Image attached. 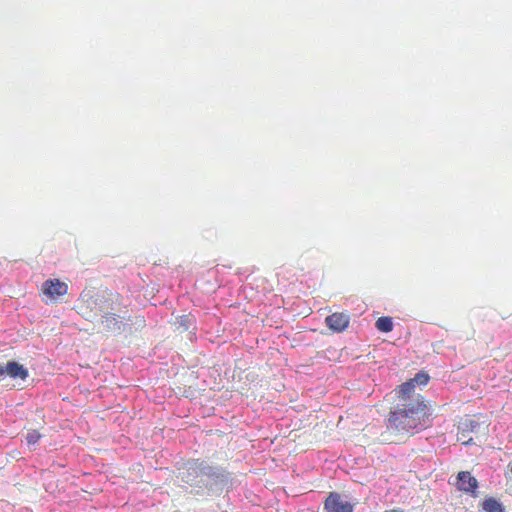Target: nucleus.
Masks as SVG:
<instances>
[{
	"instance_id": "f257e3e1",
	"label": "nucleus",
	"mask_w": 512,
	"mask_h": 512,
	"mask_svg": "<svg viewBox=\"0 0 512 512\" xmlns=\"http://www.w3.org/2000/svg\"><path fill=\"white\" fill-rule=\"evenodd\" d=\"M426 405L419 397L397 405L387 419V430L395 435H412L427 426Z\"/></svg>"
},
{
	"instance_id": "f03ea898",
	"label": "nucleus",
	"mask_w": 512,
	"mask_h": 512,
	"mask_svg": "<svg viewBox=\"0 0 512 512\" xmlns=\"http://www.w3.org/2000/svg\"><path fill=\"white\" fill-rule=\"evenodd\" d=\"M121 304V295L108 290L85 289L80 294L75 309L86 320H92Z\"/></svg>"
},
{
	"instance_id": "7ed1b4c3",
	"label": "nucleus",
	"mask_w": 512,
	"mask_h": 512,
	"mask_svg": "<svg viewBox=\"0 0 512 512\" xmlns=\"http://www.w3.org/2000/svg\"><path fill=\"white\" fill-rule=\"evenodd\" d=\"M42 293L51 301H56L59 297L68 292V285L59 279H49L42 284Z\"/></svg>"
},
{
	"instance_id": "20e7f679",
	"label": "nucleus",
	"mask_w": 512,
	"mask_h": 512,
	"mask_svg": "<svg viewBox=\"0 0 512 512\" xmlns=\"http://www.w3.org/2000/svg\"><path fill=\"white\" fill-rule=\"evenodd\" d=\"M324 507L327 512H353V505L334 492L326 498Z\"/></svg>"
},
{
	"instance_id": "39448f33",
	"label": "nucleus",
	"mask_w": 512,
	"mask_h": 512,
	"mask_svg": "<svg viewBox=\"0 0 512 512\" xmlns=\"http://www.w3.org/2000/svg\"><path fill=\"white\" fill-rule=\"evenodd\" d=\"M5 374L13 379L25 380L28 377V370L16 361H8L6 365H0V376Z\"/></svg>"
},
{
	"instance_id": "423d86ee",
	"label": "nucleus",
	"mask_w": 512,
	"mask_h": 512,
	"mask_svg": "<svg viewBox=\"0 0 512 512\" xmlns=\"http://www.w3.org/2000/svg\"><path fill=\"white\" fill-rule=\"evenodd\" d=\"M326 325L334 332H342L344 331L349 323L350 317L348 314L343 312H335L325 319Z\"/></svg>"
},
{
	"instance_id": "0eeeda50",
	"label": "nucleus",
	"mask_w": 512,
	"mask_h": 512,
	"mask_svg": "<svg viewBox=\"0 0 512 512\" xmlns=\"http://www.w3.org/2000/svg\"><path fill=\"white\" fill-rule=\"evenodd\" d=\"M456 486L460 491L474 494L478 488V481L469 471H461L457 475Z\"/></svg>"
},
{
	"instance_id": "6e6552de",
	"label": "nucleus",
	"mask_w": 512,
	"mask_h": 512,
	"mask_svg": "<svg viewBox=\"0 0 512 512\" xmlns=\"http://www.w3.org/2000/svg\"><path fill=\"white\" fill-rule=\"evenodd\" d=\"M101 323L103 324L104 330L106 332L120 331L121 329L117 315L111 313L110 311H107L106 313L102 314Z\"/></svg>"
},
{
	"instance_id": "1a4fd4ad",
	"label": "nucleus",
	"mask_w": 512,
	"mask_h": 512,
	"mask_svg": "<svg viewBox=\"0 0 512 512\" xmlns=\"http://www.w3.org/2000/svg\"><path fill=\"white\" fill-rule=\"evenodd\" d=\"M480 428L479 423L472 418H465L459 422L458 430L464 433H476Z\"/></svg>"
},
{
	"instance_id": "9d476101",
	"label": "nucleus",
	"mask_w": 512,
	"mask_h": 512,
	"mask_svg": "<svg viewBox=\"0 0 512 512\" xmlns=\"http://www.w3.org/2000/svg\"><path fill=\"white\" fill-rule=\"evenodd\" d=\"M415 385L413 384V381L409 380L405 383H402L398 386L396 392L398 393V397L403 399L404 402H408L411 400L409 397L414 391Z\"/></svg>"
},
{
	"instance_id": "9b49d317",
	"label": "nucleus",
	"mask_w": 512,
	"mask_h": 512,
	"mask_svg": "<svg viewBox=\"0 0 512 512\" xmlns=\"http://www.w3.org/2000/svg\"><path fill=\"white\" fill-rule=\"evenodd\" d=\"M375 326L381 332H391L393 330L392 318L388 316L379 317L375 323Z\"/></svg>"
},
{
	"instance_id": "f8f14e48",
	"label": "nucleus",
	"mask_w": 512,
	"mask_h": 512,
	"mask_svg": "<svg viewBox=\"0 0 512 512\" xmlns=\"http://www.w3.org/2000/svg\"><path fill=\"white\" fill-rule=\"evenodd\" d=\"M482 507L485 512H504L501 503L494 498L485 499L482 503Z\"/></svg>"
},
{
	"instance_id": "ddd939ff",
	"label": "nucleus",
	"mask_w": 512,
	"mask_h": 512,
	"mask_svg": "<svg viewBox=\"0 0 512 512\" xmlns=\"http://www.w3.org/2000/svg\"><path fill=\"white\" fill-rule=\"evenodd\" d=\"M41 437V434L37 430H30L26 435V442L29 446H33L41 439Z\"/></svg>"
},
{
	"instance_id": "4468645a",
	"label": "nucleus",
	"mask_w": 512,
	"mask_h": 512,
	"mask_svg": "<svg viewBox=\"0 0 512 512\" xmlns=\"http://www.w3.org/2000/svg\"><path fill=\"white\" fill-rule=\"evenodd\" d=\"M411 381H413L414 385L415 384L426 385L429 381V376L425 372H420V373H417L415 375V377L413 379H411Z\"/></svg>"
},
{
	"instance_id": "2eb2a0df",
	"label": "nucleus",
	"mask_w": 512,
	"mask_h": 512,
	"mask_svg": "<svg viewBox=\"0 0 512 512\" xmlns=\"http://www.w3.org/2000/svg\"><path fill=\"white\" fill-rule=\"evenodd\" d=\"M467 434L468 433H464L463 434V431H460V430H459V433H458V440L461 441L462 444H464V445L470 444L472 442V438L471 437H467Z\"/></svg>"
},
{
	"instance_id": "dca6fc26",
	"label": "nucleus",
	"mask_w": 512,
	"mask_h": 512,
	"mask_svg": "<svg viewBox=\"0 0 512 512\" xmlns=\"http://www.w3.org/2000/svg\"><path fill=\"white\" fill-rule=\"evenodd\" d=\"M385 512H403V511H401V510H397V509H392V510H387V511H385Z\"/></svg>"
}]
</instances>
